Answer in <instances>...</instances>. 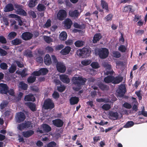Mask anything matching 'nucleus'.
<instances>
[{"label": "nucleus", "mask_w": 147, "mask_h": 147, "mask_svg": "<svg viewBox=\"0 0 147 147\" xmlns=\"http://www.w3.org/2000/svg\"><path fill=\"white\" fill-rule=\"evenodd\" d=\"M86 81V79L82 76L74 77L72 79L73 84L77 86L76 87H74L73 89L78 91L81 88V86L85 84Z\"/></svg>", "instance_id": "1"}, {"label": "nucleus", "mask_w": 147, "mask_h": 147, "mask_svg": "<svg viewBox=\"0 0 147 147\" xmlns=\"http://www.w3.org/2000/svg\"><path fill=\"white\" fill-rule=\"evenodd\" d=\"M90 48L86 46L81 49L78 50L77 52V54L80 57L86 58L88 57L91 53Z\"/></svg>", "instance_id": "2"}, {"label": "nucleus", "mask_w": 147, "mask_h": 147, "mask_svg": "<svg viewBox=\"0 0 147 147\" xmlns=\"http://www.w3.org/2000/svg\"><path fill=\"white\" fill-rule=\"evenodd\" d=\"M55 105L53 101L50 98L46 99L44 101L43 107L45 109H52L54 107Z\"/></svg>", "instance_id": "3"}, {"label": "nucleus", "mask_w": 147, "mask_h": 147, "mask_svg": "<svg viewBox=\"0 0 147 147\" xmlns=\"http://www.w3.org/2000/svg\"><path fill=\"white\" fill-rule=\"evenodd\" d=\"M98 55L101 59L107 58L109 54V50L105 48H102L98 49Z\"/></svg>", "instance_id": "4"}, {"label": "nucleus", "mask_w": 147, "mask_h": 147, "mask_svg": "<svg viewBox=\"0 0 147 147\" xmlns=\"http://www.w3.org/2000/svg\"><path fill=\"white\" fill-rule=\"evenodd\" d=\"M67 16L66 11L63 9H60L57 14V19L60 21L63 20Z\"/></svg>", "instance_id": "5"}, {"label": "nucleus", "mask_w": 147, "mask_h": 147, "mask_svg": "<svg viewBox=\"0 0 147 147\" xmlns=\"http://www.w3.org/2000/svg\"><path fill=\"white\" fill-rule=\"evenodd\" d=\"M49 72L48 70L46 68H41L38 71H34L32 74L35 76H39L40 75H45Z\"/></svg>", "instance_id": "6"}, {"label": "nucleus", "mask_w": 147, "mask_h": 147, "mask_svg": "<svg viewBox=\"0 0 147 147\" xmlns=\"http://www.w3.org/2000/svg\"><path fill=\"white\" fill-rule=\"evenodd\" d=\"M103 66L105 68L107 71L105 74L107 75H113L114 71L111 68V66L107 62H104L102 63Z\"/></svg>", "instance_id": "7"}, {"label": "nucleus", "mask_w": 147, "mask_h": 147, "mask_svg": "<svg viewBox=\"0 0 147 147\" xmlns=\"http://www.w3.org/2000/svg\"><path fill=\"white\" fill-rule=\"evenodd\" d=\"M41 128L42 129H40L39 128H38L37 131L39 132L41 134L43 133L44 132H48L51 130V128L48 125L46 124H43L41 126Z\"/></svg>", "instance_id": "8"}, {"label": "nucleus", "mask_w": 147, "mask_h": 147, "mask_svg": "<svg viewBox=\"0 0 147 147\" xmlns=\"http://www.w3.org/2000/svg\"><path fill=\"white\" fill-rule=\"evenodd\" d=\"M16 118V121L20 123L24 121L26 118V116L23 112H20L17 113Z\"/></svg>", "instance_id": "9"}, {"label": "nucleus", "mask_w": 147, "mask_h": 147, "mask_svg": "<svg viewBox=\"0 0 147 147\" xmlns=\"http://www.w3.org/2000/svg\"><path fill=\"white\" fill-rule=\"evenodd\" d=\"M56 68L57 70L59 72L63 73L65 72L66 68L63 63L59 62L56 65Z\"/></svg>", "instance_id": "10"}, {"label": "nucleus", "mask_w": 147, "mask_h": 147, "mask_svg": "<svg viewBox=\"0 0 147 147\" xmlns=\"http://www.w3.org/2000/svg\"><path fill=\"white\" fill-rule=\"evenodd\" d=\"M9 87L7 85L3 83H0V93L1 94H7Z\"/></svg>", "instance_id": "11"}, {"label": "nucleus", "mask_w": 147, "mask_h": 147, "mask_svg": "<svg viewBox=\"0 0 147 147\" xmlns=\"http://www.w3.org/2000/svg\"><path fill=\"white\" fill-rule=\"evenodd\" d=\"M33 36V34L30 32H26L23 33L21 35L22 38L24 40H30Z\"/></svg>", "instance_id": "12"}, {"label": "nucleus", "mask_w": 147, "mask_h": 147, "mask_svg": "<svg viewBox=\"0 0 147 147\" xmlns=\"http://www.w3.org/2000/svg\"><path fill=\"white\" fill-rule=\"evenodd\" d=\"M52 123L54 126L58 127H62L64 123V122L62 120L59 119L53 120Z\"/></svg>", "instance_id": "13"}, {"label": "nucleus", "mask_w": 147, "mask_h": 147, "mask_svg": "<svg viewBox=\"0 0 147 147\" xmlns=\"http://www.w3.org/2000/svg\"><path fill=\"white\" fill-rule=\"evenodd\" d=\"M64 27L67 29H70L73 23L71 20L69 18H67L63 22Z\"/></svg>", "instance_id": "14"}, {"label": "nucleus", "mask_w": 147, "mask_h": 147, "mask_svg": "<svg viewBox=\"0 0 147 147\" xmlns=\"http://www.w3.org/2000/svg\"><path fill=\"white\" fill-rule=\"evenodd\" d=\"M126 92V87L123 84H121L119 87L118 93L119 95L121 97L123 96Z\"/></svg>", "instance_id": "15"}, {"label": "nucleus", "mask_w": 147, "mask_h": 147, "mask_svg": "<svg viewBox=\"0 0 147 147\" xmlns=\"http://www.w3.org/2000/svg\"><path fill=\"white\" fill-rule=\"evenodd\" d=\"M69 16L74 18H78V16L80 15L79 12L77 9L74 10H70L69 12Z\"/></svg>", "instance_id": "16"}, {"label": "nucleus", "mask_w": 147, "mask_h": 147, "mask_svg": "<svg viewBox=\"0 0 147 147\" xmlns=\"http://www.w3.org/2000/svg\"><path fill=\"white\" fill-rule=\"evenodd\" d=\"M61 80L63 82L67 84L70 82V79L68 76L65 74H61L59 76Z\"/></svg>", "instance_id": "17"}, {"label": "nucleus", "mask_w": 147, "mask_h": 147, "mask_svg": "<svg viewBox=\"0 0 147 147\" xmlns=\"http://www.w3.org/2000/svg\"><path fill=\"white\" fill-rule=\"evenodd\" d=\"M109 114L110 118L114 120H117L119 117V114L117 112L111 111L109 112Z\"/></svg>", "instance_id": "18"}, {"label": "nucleus", "mask_w": 147, "mask_h": 147, "mask_svg": "<svg viewBox=\"0 0 147 147\" xmlns=\"http://www.w3.org/2000/svg\"><path fill=\"white\" fill-rule=\"evenodd\" d=\"M112 83L114 84H117L122 81L123 78L120 76L114 77L113 76Z\"/></svg>", "instance_id": "19"}, {"label": "nucleus", "mask_w": 147, "mask_h": 147, "mask_svg": "<svg viewBox=\"0 0 147 147\" xmlns=\"http://www.w3.org/2000/svg\"><path fill=\"white\" fill-rule=\"evenodd\" d=\"M34 134V131L30 130L23 131L22 132V135L24 137L28 138L32 136Z\"/></svg>", "instance_id": "20"}, {"label": "nucleus", "mask_w": 147, "mask_h": 147, "mask_svg": "<svg viewBox=\"0 0 147 147\" xmlns=\"http://www.w3.org/2000/svg\"><path fill=\"white\" fill-rule=\"evenodd\" d=\"M44 61L45 64L49 66L52 63V61L50 55L47 54L44 58Z\"/></svg>", "instance_id": "21"}, {"label": "nucleus", "mask_w": 147, "mask_h": 147, "mask_svg": "<svg viewBox=\"0 0 147 147\" xmlns=\"http://www.w3.org/2000/svg\"><path fill=\"white\" fill-rule=\"evenodd\" d=\"M79 100V98L76 96H71L69 100L70 104L71 105L77 104Z\"/></svg>", "instance_id": "22"}, {"label": "nucleus", "mask_w": 147, "mask_h": 147, "mask_svg": "<svg viewBox=\"0 0 147 147\" xmlns=\"http://www.w3.org/2000/svg\"><path fill=\"white\" fill-rule=\"evenodd\" d=\"M102 37L100 33H96L94 34L93 38V42L94 43H96L97 42L99 41Z\"/></svg>", "instance_id": "23"}, {"label": "nucleus", "mask_w": 147, "mask_h": 147, "mask_svg": "<svg viewBox=\"0 0 147 147\" xmlns=\"http://www.w3.org/2000/svg\"><path fill=\"white\" fill-rule=\"evenodd\" d=\"M71 50V48L69 46H66L63 49L60 51L61 53L63 55H66L68 54Z\"/></svg>", "instance_id": "24"}, {"label": "nucleus", "mask_w": 147, "mask_h": 147, "mask_svg": "<svg viewBox=\"0 0 147 147\" xmlns=\"http://www.w3.org/2000/svg\"><path fill=\"white\" fill-rule=\"evenodd\" d=\"M132 6L128 5L125 6L123 9V11L125 13H133L134 10L132 8Z\"/></svg>", "instance_id": "25"}, {"label": "nucleus", "mask_w": 147, "mask_h": 147, "mask_svg": "<svg viewBox=\"0 0 147 147\" xmlns=\"http://www.w3.org/2000/svg\"><path fill=\"white\" fill-rule=\"evenodd\" d=\"M99 88L102 91H107L109 89V86L102 83H100L98 84Z\"/></svg>", "instance_id": "26"}, {"label": "nucleus", "mask_w": 147, "mask_h": 147, "mask_svg": "<svg viewBox=\"0 0 147 147\" xmlns=\"http://www.w3.org/2000/svg\"><path fill=\"white\" fill-rule=\"evenodd\" d=\"M24 100L26 101H32L34 102L35 100V98L32 94H28L25 96Z\"/></svg>", "instance_id": "27"}, {"label": "nucleus", "mask_w": 147, "mask_h": 147, "mask_svg": "<svg viewBox=\"0 0 147 147\" xmlns=\"http://www.w3.org/2000/svg\"><path fill=\"white\" fill-rule=\"evenodd\" d=\"M101 5L103 9H104L106 10V11L109 12V8L108 4L105 0H101Z\"/></svg>", "instance_id": "28"}, {"label": "nucleus", "mask_w": 147, "mask_h": 147, "mask_svg": "<svg viewBox=\"0 0 147 147\" xmlns=\"http://www.w3.org/2000/svg\"><path fill=\"white\" fill-rule=\"evenodd\" d=\"M67 35L65 31L62 32L59 34V38L60 40L64 41L67 39Z\"/></svg>", "instance_id": "29"}, {"label": "nucleus", "mask_w": 147, "mask_h": 147, "mask_svg": "<svg viewBox=\"0 0 147 147\" xmlns=\"http://www.w3.org/2000/svg\"><path fill=\"white\" fill-rule=\"evenodd\" d=\"M85 43V41L78 40L74 42V45L76 47H83Z\"/></svg>", "instance_id": "30"}, {"label": "nucleus", "mask_w": 147, "mask_h": 147, "mask_svg": "<svg viewBox=\"0 0 147 147\" xmlns=\"http://www.w3.org/2000/svg\"><path fill=\"white\" fill-rule=\"evenodd\" d=\"M19 87L22 89L25 90L27 89L28 85L24 83V82L21 81L19 83Z\"/></svg>", "instance_id": "31"}, {"label": "nucleus", "mask_w": 147, "mask_h": 147, "mask_svg": "<svg viewBox=\"0 0 147 147\" xmlns=\"http://www.w3.org/2000/svg\"><path fill=\"white\" fill-rule=\"evenodd\" d=\"M38 0H29L28 3V6L30 8H32L35 7L37 4Z\"/></svg>", "instance_id": "32"}, {"label": "nucleus", "mask_w": 147, "mask_h": 147, "mask_svg": "<svg viewBox=\"0 0 147 147\" xmlns=\"http://www.w3.org/2000/svg\"><path fill=\"white\" fill-rule=\"evenodd\" d=\"M5 9V12H9L13 10L14 7L12 4L9 3L6 6Z\"/></svg>", "instance_id": "33"}, {"label": "nucleus", "mask_w": 147, "mask_h": 147, "mask_svg": "<svg viewBox=\"0 0 147 147\" xmlns=\"http://www.w3.org/2000/svg\"><path fill=\"white\" fill-rule=\"evenodd\" d=\"M113 79V76H108L104 78V81L106 83H112Z\"/></svg>", "instance_id": "34"}, {"label": "nucleus", "mask_w": 147, "mask_h": 147, "mask_svg": "<svg viewBox=\"0 0 147 147\" xmlns=\"http://www.w3.org/2000/svg\"><path fill=\"white\" fill-rule=\"evenodd\" d=\"M16 12L17 14L20 15H22L23 16H26L27 15V13L22 8L16 9Z\"/></svg>", "instance_id": "35"}, {"label": "nucleus", "mask_w": 147, "mask_h": 147, "mask_svg": "<svg viewBox=\"0 0 147 147\" xmlns=\"http://www.w3.org/2000/svg\"><path fill=\"white\" fill-rule=\"evenodd\" d=\"M10 16L12 18L18 19V24L20 26H22L23 25V23L22 21L21 20L20 17L19 16L13 14H10Z\"/></svg>", "instance_id": "36"}, {"label": "nucleus", "mask_w": 147, "mask_h": 147, "mask_svg": "<svg viewBox=\"0 0 147 147\" xmlns=\"http://www.w3.org/2000/svg\"><path fill=\"white\" fill-rule=\"evenodd\" d=\"M28 104V107L32 111H34L36 110V105L34 103L29 102Z\"/></svg>", "instance_id": "37"}, {"label": "nucleus", "mask_w": 147, "mask_h": 147, "mask_svg": "<svg viewBox=\"0 0 147 147\" xmlns=\"http://www.w3.org/2000/svg\"><path fill=\"white\" fill-rule=\"evenodd\" d=\"M38 10L40 12L44 11L46 9L45 6L42 4H39L37 7Z\"/></svg>", "instance_id": "38"}, {"label": "nucleus", "mask_w": 147, "mask_h": 147, "mask_svg": "<svg viewBox=\"0 0 147 147\" xmlns=\"http://www.w3.org/2000/svg\"><path fill=\"white\" fill-rule=\"evenodd\" d=\"M22 42V40L21 39L16 38L11 41L12 44L15 45H17L21 44Z\"/></svg>", "instance_id": "39"}, {"label": "nucleus", "mask_w": 147, "mask_h": 147, "mask_svg": "<svg viewBox=\"0 0 147 147\" xmlns=\"http://www.w3.org/2000/svg\"><path fill=\"white\" fill-rule=\"evenodd\" d=\"M17 35V33L15 32H11L8 35V39L11 40L14 38Z\"/></svg>", "instance_id": "40"}, {"label": "nucleus", "mask_w": 147, "mask_h": 147, "mask_svg": "<svg viewBox=\"0 0 147 147\" xmlns=\"http://www.w3.org/2000/svg\"><path fill=\"white\" fill-rule=\"evenodd\" d=\"M134 125V122L131 121H128L123 126V127L128 128L132 127Z\"/></svg>", "instance_id": "41"}, {"label": "nucleus", "mask_w": 147, "mask_h": 147, "mask_svg": "<svg viewBox=\"0 0 147 147\" xmlns=\"http://www.w3.org/2000/svg\"><path fill=\"white\" fill-rule=\"evenodd\" d=\"M36 80L35 77L29 76L27 79L28 82L29 83H32L34 82Z\"/></svg>", "instance_id": "42"}, {"label": "nucleus", "mask_w": 147, "mask_h": 147, "mask_svg": "<svg viewBox=\"0 0 147 147\" xmlns=\"http://www.w3.org/2000/svg\"><path fill=\"white\" fill-rule=\"evenodd\" d=\"M126 50V48L123 45H120L118 48V50L121 52H125Z\"/></svg>", "instance_id": "43"}, {"label": "nucleus", "mask_w": 147, "mask_h": 147, "mask_svg": "<svg viewBox=\"0 0 147 147\" xmlns=\"http://www.w3.org/2000/svg\"><path fill=\"white\" fill-rule=\"evenodd\" d=\"M8 104V103L7 101L6 100H3L0 105L1 109H3L7 106Z\"/></svg>", "instance_id": "44"}, {"label": "nucleus", "mask_w": 147, "mask_h": 147, "mask_svg": "<svg viewBox=\"0 0 147 147\" xmlns=\"http://www.w3.org/2000/svg\"><path fill=\"white\" fill-rule=\"evenodd\" d=\"M16 69V65H11L9 69V71L10 73H13L15 72Z\"/></svg>", "instance_id": "45"}, {"label": "nucleus", "mask_w": 147, "mask_h": 147, "mask_svg": "<svg viewBox=\"0 0 147 147\" xmlns=\"http://www.w3.org/2000/svg\"><path fill=\"white\" fill-rule=\"evenodd\" d=\"M0 67L3 70H6L7 68L8 65L6 63L3 62L0 64Z\"/></svg>", "instance_id": "46"}, {"label": "nucleus", "mask_w": 147, "mask_h": 147, "mask_svg": "<svg viewBox=\"0 0 147 147\" xmlns=\"http://www.w3.org/2000/svg\"><path fill=\"white\" fill-rule=\"evenodd\" d=\"M65 89V87L64 85H61L60 86L57 87V90L60 92H62Z\"/></svg>", "instance_id": "47"}, {"label": "nucleus", "mask_w": 147, "mask_h": 147, "mask_svg": "<svg viewBox=\"0 0 147 147\" xmlns=\"http://www.w3.org/2000/svg\"><path fill=\"white\" fill-rule=\"evenodd\" d=\"M91 67L94 69H97L100 66L98 63L96 62H93L91 64Z\"/></svg>", "instance_id": "48"}, {"label": "nucleus", "mask_w": 147, "mask_h": 147, "mask_svg": "<svg viewBox=\"0 0 147 147\" xmlns=\"http://www.w3.org/2000/svg\"><path fill=\"white\" fill-rule=\"evenodd\" d=\"M113 57L116 58H119L121 56L120 53L117 51H114L113 52Z\"/></svg>", "instance_id": "49"}, {"label": "nucleus", "mask_w": 147, "mask_h": 147, "mask_svg": "<svg viewBox=\"0 0 147 147\" xmlns=\"http://www.w3.org/2000/svg\"><path fill=\"white\" fill-rule=\"evenodd\" d=\"M43 38L45 41L48 43H49L52 41V39L49 36H44Z\"/></svg>", "instance_id": "50"}, {"label": "nucleus", "mask_w": 147, "mask_h": 147, "mask_svg": "<svg viewBox=\"0 0 147 147\" xmlns=\"http://www.w3.org/2000/svg\"><path fill=\"white\" fill-rule=\"evenodd\" d=\"M102 108L105 111H107L111 108L110 105L109 104H104L102 107Z\"/></svg>", "instance_id": "51"}, {"label": "nucleus", "mask_w": 147, "mask_h": 147, "mask_svg": "<svg viewBox=\"0 0 147 147\" xmlns=\"http://www.w3.org/2000/svg\"><path fill=\"white\" fill-rule=\"evenodd\" d=\"M17 128L20 131L25 129L23 123L18 124L17 126Z\"/></svg>", "instance_id": "52"}, {"label": "nucleus", "mask_w": 147, "mask_h": 147, "mask_svg": "<svg viewBox=\"0 0 147 147\" xmlns=\"http://www.w3.org/2000/svg\"><path fill=\"white\" fill-rule=\"evenodd\" d=\"M7 41L6 38L3 36H0V42L2 44H6Z\"/></svg>", "instance_id": "53"}, {"label": "nucleus", "mask_w": 147, "mask_h": 147, "mask_svg": "<svg viewBox=\"0 0 147 147\" xmlns=\"http://www.w3.org/2000/svg\"><path fill=\"white\" fill-rule=\"evenodd\" d=\"M91 62V61L90 60H84L82 61L81 63L82 65L86 66L89 65Z\"/></svg>", "instance_id": "54"}, {"label": "nucleus", "mask_w": 147, "mask_h": 147, "mask_svg": "<svg viewBox=\"0 0 147 147\" xmlns=\"http://www.w3.org/2000/svg\"><path fill=\"white\" fill-rule=\"evenodd\" d=\"M135 94L137 96L139 100H141L142 99V96L141 93V90L136 91Z\"/></svg>", "instance_id": "55"}, {"label": "nucleus", "mask_w": 147, "mask_h": 147, "mask_svg": "<svg viewBox=\"0 0 147 147\" xmlns=\"http://www.w3.org/2000/svg\"><path fill=\"white\" fill-rule=\"evenodd\" d=\"M113 17V15L111 14H109L105 17V19L106 20L107 22H108L112 20Z\"/></svg>", "instance_id": "56"}, {"label": "nucleus", "mask_w": 147, "mask_h": 147, "mask_svg": "<svg viewBox=\"0 0 147 147\" xmlns=\"http://www.w3.org/2000/svg\"><path fill=\"white\" fill-rule=\"evenodd\" d=\"M56 145L57 144L55 142L51 141L48 144L47 147H55Z\"/></svg>", "instance_id": "57"}, {"label": "nucleus", "mask_w": 147, "mask_h": 147, "mask_svg": "<svg viewBox=\"0 0 147 147\" xmlns=\"http://www.w3.org/2000/svg\"><path fill=\"white\" fill-rule=\"evenodd\" d=\"M28 14L30 16H32L33 18H35L36 17V13L34 11H30L28 12Z\"/></svg>", "instance_id": "58"}, {"label": "nucleus", "mask_w": 147, "mask_h": 147, "mask_svg": "<svg viewBox=\"0 0 147 147\" xmlns=\"http://www.w3.org/2000/svg\"><path fill=\"white\" fill-rule=\"evenodd\" d=\"M25 128H28L30 127L31 125V123L30 121H28L25 122L23 123Z\"/></svg>", "instance_id": "59"}, {"label": "nucleus", "mask_w": 147, "mask_h": 147, "mask_svg": "<svg viewBox=\"0 0 147 147\" xmlns=\"http://www.w3.org/2000/svg\"><path fill=\"white\" fill-rule=\"evenodd\" d=\"M53 63L55 64H57L59 62H58L56 57L54 55H51Z\"/></svg>", "instance_id": "60"}, {"label": "nucleus", "mask_w": 147, "mask_h": 147, "mask_svg": "<svg viewBox=\"0 0 147 147\" xmlns=\"http://www.w3.org/2000/svg\"><path fill=\"white\" fill-rule=\"evenodd\" d=\"M7 52L5 50L0 48V54L1 56H5L7 54Z\"/></svg>", "instance_id": "61"}, {"label": "nucleus", "mask_w": 147, "mask_h": 147, "mask_svg": "<svg viewBox=\"0 0 147 147\" xmlns=\"http://www.w3.org/2000/svg\"><path fill=\"white\" fill-rule=\"evenodd\" d=\"M123 106L126 108L130 109L131 107V105L127 102H125L123 105Z\"/></svg>", "instance_id": "62"}, {"label": "nucleus", "mask_w": 147, "mask_h": 147, "mask_svg": "<svg viewBox=\"0 0 147 147\" xmlns=\"http://www.w3.org/2000/svg\"><path fill=\"white\" fill-rule=\"evenodd\" d=\"M51 25V21L50 19H48L47 20V22L45 24V27L47 28H48L50 27Z\"/></svg>", "instance_id": "63"}, {"label": "nucleus", "mask_w": 147, "mask_h": 147, "mask_svg": "<svg viewBox=\"0 0 147 147\" xmlns=\"http://www.w3.org/2000/svg\"><path fill=\"white\" fill-rule=\"evenodd\" d=\"M53 97L54 98H59V95L57 91H54L52 94Z\"/></svg>", "instance_id": "64"}]
</instances>
